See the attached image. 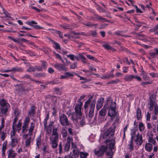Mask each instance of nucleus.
<instances>
[{
    "mask_svg": "<svg viewBox=\"0 0 158 158\" xmlns=\"http://www.w3.org/2000/svg\"><path fill=\"white\" fill-rule=\"evenodd\" d=\"M115 123V122H114L110 128L107 130L100 138L101 139L105 140L103 141L106 143L107 145H109V147L111 149L114 148V146L115 138H113V137L116 128Z\"/></svg>",
    "mask_w": 158,
    "mask_h": 158,
    "instance_id": "obj_1",
    "label": "nucleus"
},
{
    "mask_svg": "<svg viewBox=\"0 0 158 158\" xmlns=\"http://www.w3.org/2000/svg\"><path fill=\"white\" fill-rule=\"evenodd\" d=\"M93 97H90L86 101L85 104L84 108L85 110L87 109L89 105V122L91 123H92L94 122V120H93L92 118L93 117L94 114V110L96 103L95 100H93L90 103L91 100L92 99Z\"/></svg>",
    "mask_w": 158,
    "mask_h": 158,
    "instance_id": "obj_2",
    "label": "nucleus"
},
{
    "mask_svg": "<svg viewBox=\"0 0 158 158\" xmlns=\"http://www.w3.org/2000/svg\"><path fill=\"white\" fill-rule=\"evenodd\" d=\"M57 131V128H54L52 130V134L49 138L50 143L53 149L56 148L58 146L59 136Z\"/></svg>",
    "mask_w": 158,
    "mask_h": 158,
    "instance_id": "obj_3",
    "label": "nucleus"
},
{
    "mask_svg": "<svg viewBox=\"0 0 158 158\" xmlns=\"http://www.w3.org/2000/svg\"><path fill=\"white\" fill-rule=\"evenodd\" d=\"M9 107V104L5 99H3L0 101V116L6 115Z\"/></svg>",
    "mask_w": 158,
    "mask_h": 158,
    "instance_id": "obj_4",
    "label": "nucleus"
},
{
    "mask_svg": "<svg viewBox=\"0 0 158 158\" xmlns=\"http://www.w3.org/2000/svg\"><path fill=\"white\" fill-rule=\"evenodd\" d=\"M71 119L76 125L82 126L85 124V118L82 115L80 116H76V114H72Z\"/></svg>",
    "mask_w": 158,
    "mask_h": 158,
    "instance_id": "obj_5",
    "label": "nucleus"
},
{
    "mask_svg": "<svg viewBox=\"0 0 158 158\" xmlns=\"http://www.w3.org/2000/svg\"><path fill=\"white\" fill-rule=\"evenodd\" d=\"M107 105L110 108L108 112V116L112 117L115 114L116 104L115 102H113L112 101L108 100Z\"/></svg>",
    "mask_w": 158,
    "mask_h": 158,
    "instance_id": "obj_6",
    "label": "nucleus"
},
{
    "mask_svg": "<svg viewBox=\"0 0 158 158\" xmlns=\"http://www.w3.org/2000/svg\"><path fill=\"white\" fill-rule=\"evenodd\" d=\"M107 148L104 145L101 146L98 149H95L94 152L95 155L97 156V158L102 157L105 152Z\"/></svg>",
    "mask_w": 158,
    "mask_h": 158,
    "instance_id": "obj_7",
    "label": "nucleus"
},
{
    "mask_svg": "<svg viewBox=\"0 0 158 158\" xmlns=\"http://www.w3.org/2000/svg\"><path fill=\"white\" fill-rule=\"evenodd\" d=\"M59 121L61 125L63 126H71V122L68 120L66 116L62 114L59 117Z\"/></svg>",
    "mask_w": 158,
    "mask_h": 158,
    "instance_id": "obj_8",
    "label": "nucleus"
},
{
    "mask_svg": "<svg viewBox=\"0 0 158 158\" xmlns=\"http://www.w3.org/2000/svg\"><path fill=\"white\" fill-rule=\"evenodd\" d=\"M72 148L73 149L72 153L70 154L71 158H78L79 156V152L76 144L72 142L71 143Z\"/></svg>",
    "mask_w": 158,
    "mask_h": 158,
    "instance_id": "obj_9",
    "label": "nucleus"
},
{
    "mask_svg": "<svg viewBox=\"0 0 158 158\" xmlns=\"http://www.w3.org/2000/svg\"><path fill=\"white\" fill-rule=\"evenodd\" d=\"M30 121V118L29 116L27 117L23 122V124L22 126V132L23 133H26L28 130V127Z\"/></svg>",
    "mask_w": 158,
    "mask_h": 158,
    "instance_id": "obj_10",
    "label": "nucleus"
},
{
    "mask_svg": "<svg viewBox=\"0 0 158 158\" xmlns=\"http://www.w3.org/2000/svg\"><path fill=\"white\" fill-rule=\"evenodd\" d=\"M82 103L80 102L79 104H77L75 108V113H73L72 114H76V116H80L82 115L81 111V107Z\"/></svg>",
    "mask_w": 158,
    "mask_h": 158,
    "instance_id": "obj_11",
    "label": "nucleus"
},
{
    "mask_svg": "<svg viewBox=\"0 0 158 158\" xmlns=\"http://www.w3.org/2000/svg\"><path fill=\"white\" fill-rule=\"evenodd\" d=\"M53 66L58 71H67L68 70V68L64 64H61L56 63L54 64Z\"/></svg>",
    "mask_w": 158,
    "mask_h": 158,
    "instance_id": "obj_12",
    "label": "nucleus"
},
{
    "mask_svg": "<svg viewBox=\"0 0 158 158\" xmlns=\"http://www.w3.org/2000/svg\"><path fill=\"white\" fill-rule=\"evenodd\" d=\"M20 120H19L17 124H16V123L17 121H15L13 120L12 125V129L13 130L16 131H18L19 132L21 129V127L22 126V123L20 122Z\"/></svg>",
    "mask_w": 158,
    "mask_h": 158,
    "instance_id": "obj_13",
    "label": "nucleus"
},
{
    "mask_svg": "<svg viewBox=\"0 0 158 158\" xmlns=\"http://www.w3.org/2000/svg\"><path fill=\"white\" fill-rule=\"evenodd\" d=\"M104 99L101 97L99 98L97 102L96 109L97 110H99L102 106L104 102Z\"/></svg>",
    "mask_w": 158,
    "mask_h": 158,
    "instance_id": "obj_14",
    "label": "nucleus"
},
{
    "mask_svg": "<svg viewBox=\"0 0 158 158\" xmlns=\"http://www.w3.org/2000/svg\"><path fill=\"white\" fill-rule=\"evenodd\" d=\"M135 137L136 139H135V140L136 144L139 145H141L143 142L142 135L138 133Z\"/></svg>",
    "mask_w": 158,
    "mask_h": 158,
    "instance_id": "obj_15",
    "label": "nucleus"
},
{
    "mask_svg": "<svg viewBox=\"0 0 158 158\" xmlns=\"http://www.w3.org/2000/svg\"><path fill=\"white\" fill-rule=\"evenodd\" d=\"M17 153L12 148L10 149L8 152V158H16Z\"/></svg>",
    "mask_w": 158,
    "mask_h": 158,
    "instance_id": "obj_16",
    "label": "nucleus"
},
{
    "mask_svg": "<svg viewBox=\"0 0 158 158\" xmlns=\"http://www.w3.org/2000/svg\"><path fill=\"white\" fill-rule=\"evenodd\" d=\"M20 114V111L17 109H15L14 111L13 116L14 117V120L15 121H17L18 119V117Z\"/></svg>",
    "mask_w": 158,
    "mask_h": 158,
    "instance_id": "obj_17",
    "label": "nucleus"
},
{
    "mask_svg": "<svg viewBox=\"0 0 158 158\" xmlns=\"http://www.w3.org/2000/svg\"><path fill=\"white\" fill-rule=\"evenodd\" d=\"M145 150L147 152H150L153 149V146L152 144L147 143L144 146Z\"/></svg>",
    "mask_w": 158,
    "mask_h": 158,
    "instance_id": "obj_18",
    "label": "nucleus"
},
{
    "mask_svg": "<svg viewBox=\"0 0 158 158\" xmlns=\"http://www.w3.org/2000/svg\"><path fill=\"white\" fill-rule=\"evenodd\" d=\"M95 20L96 21H101L103 22H107V20L105 18H103L97 15H95L94 16Z\"/></svg>",
    "mask_w": 158,
    "mask_h": 158,
    "instance_id": "obj_19",
    "label": "nucleus"
},
{
    "mask_svg": "<svg viewBox=\"0 0 158 158\" xmlns=\"http://www.w3.org/2000/svg\"><path fill=\"white\" fill-rule=\"evenodd\" d=\"M148 135L149 136L148 139V143H151L153 145H155L156 143V141L155 139L153 138V134H151L150 136Z\"/></svg>",
    "mask_w": 158,
    "mask_h": 158,
    "instance_id": "obj_20",
    "label": "nucleus"
},
{
    "mask_svg": "<svg viewBox=\"0 0 158 158\" xmlns=\"http://www.w3.org/2000/svg\"><path fill=\"white\" fill-rule=\"evenodd\" d=\"M7 143V140H6L3 143L2 148V155H4L5 153V151L6 149V146Z\"/></svg>",
    "mask_w": 158,
    "mask_h": 158,
    "instance_id": "obj_21",
    "label": "nucleus"
},
{
    "mask_svg": "<svg viewBox=\"0 0 158 158\" xmlns=\"http://www.w3.org/2000/svg\"><path fill=\"white\" fill-rule=\"evenodd\" d=\"M53 124V121L51 122L49 124L48 126H46V128H44L46 129L47 132L48 133L51 132L52 131V125Z\"/></svg>",
    "mask_w": 158,
    "mask_h": 158,
    "instance_id": "obj_22",
    "label": "nucleus"
},
{
    "mask_svg": "<svg viewBox=\"0 0 158 158\" xmlns=\"http://www.w3.org/2000/svg\"><path fill=\"white\" fill-rule=\"evenodd\" d=\"M11 70H12V72H22L23 71V69L22 68L15 67L11 68Z\"/></svg>",
    "mask_w": 158,
    "mask_h": 158,
    "instance_id": "obj_23",
    "label": "nucleus"
},
{
    "mask_svg": "<svg viewBox=\"0 0 158 158\" xmlns=\"http://www.w3.org/2000/svg\"><path fill=\"white\" fill-rule=\"evenodd\" d=\"M134 75H126L124 77V79L126 81H130L134 79Z\"/></svg>",
    "mask_w": 158,
    "mask_h": 158,
    "instance_id": "obj_24",
    "label": "nucleus"
},
{
    "mask_svg": "<svg viewBox=\"0 0 158 158\" xmlns=\"http://www.w3.org/2000/svg\"><path fill=\"white\" fill-rule=\"evenodd\" d=\"M106 109L104 107L99 112V115L102 117H104L106 114Z\"/></svg>",
    "mask_w": 158,
    "mask_h": 158,
    "instance_id": "obj_25",
    "label": "nucleus"
},
{
    "mask_svg": "<svg viewBox=\"0 0 158 158\" xmlns=\"http://www.w3.org/2000/svg\"><path fill=\"white\" fill-rule=\"evenodd\" d=\"M138 130V128L136 126V127H134V129H132L131 130V138H132V139H134L135 137H136L135 136L136 131Z\"/></svg>",
    "mask_w": 158,
    "mask_h": 158,
    "instance_id": "obj_26",
    "label": "nucleus"
},
{
    "mask_svg": "<svg viewBox=\"0 0 158 158\" xmlns=\"http://www.w3.org/2000/svg\"><path fill=\"white\" fill-rule=\"evenodd\" d=\"M61 135L63 138L66 137L67 136L68 133L65 127H64L62 128Z\"/></svg>",
    "mask_w": 158,
    "mask_h": 158,
    "instance_id": "obj_27",
    "label": "nucleus"
},
{
    "mask_svg": "<svg viewBox=\"0 0 158 158\" xmlns=\"http://www.w3.org/2000/svg\"><path fill=\"white\" fill-rule=\"evenodd\" d=\"M136 117L138 120H139L142 117L141 110L139 108H138L136 110Z\"/></svg>",
    "mask_w": 158,
    "mask_h": 158,
    "instance_id": "obj_28",
    "label": "nucleus"
},
{
    "mask_svg": "<svg viewBox=\"0 0 158 158\" xmlns=\"http://www.w3.org/2000/svg\"><path fill=\"white\" fill-rule=\"evenodd\" d=\"M31 137L27 138L25 141V146L27 147H29L31 143Z\"/></svg>",
    "mask_w": 158,
    "mask_h": 158,
    "instance_id": "obj_29",
    "label": "nucleus"
},
{
    "mask_svg": "<svg viewBox=\"0 0 158 158\" xmlns=\"http://www.w3.org/2000/svg\"><path fill=\"white\" fill-rule=\"evenodd\" d=\"M139 128L140 132H142L145 128V127L142 122H140L139 125Z\"/></svg>",
    "mask_w": 158,
    "mask_h": 158,
    "instance_id": "obj_30",
    "label": "nucleus"
},
{
    "mask_svg": "<svg viewBox=\"0 0 158 158\" xmlns=\"http://www.w3.org/2000/svg\"><path fill=\"white\" fill-rule=\"evenodd\" d=\"M133 139L132 138H131V140L128 144V146H129V149L130 151H131L133 149Z\"/></svg>",
    "mask_w": 158,
    "mask_h": 158,
    "instance_id": "obj_31",
    "label": "nucleus"
},
{
    "mask_svg": "<svg viewBox=\"0 0 158 158\" xmlns=\"http://www.w3.org/2000/svg\"><path fill=\"white\" fill-rule=\"evenodd\" d=\"M150 105L154 106L155 99L154 98L153 95H151L150 97Z\"/></svg>",
    "mask_w": 158,
    "mask_h": 158,
    "instance_id": "obj_32",
    "label": "nucleus"
},
{
    "mask_svg": "<svg viewBox=\"0 0 158 158\" xmlns=\"http://www.w3.org/2000/svg\"><path fill=\"white\" fill-rule=\"evenodd\" d=\"M142 77L143 79L144 80H148L149 79V77L146 73H143Z\"/></svg>",
    "mask_w": 158,
    "mask_h": 158,
    "instance_id": "obj_33",
    "label": "nucleus"
},
{
    "mask_svg": "<svg viewBox=\"0 0 158 158\" xmlns=\"http://www.w3.org/2000/svg\"><path fill=\"white\" fill-rule=\"evenodd\" d=\"M97 33L96 31H91L89 32V34L87 35H92L94 37H96L97 35Z\"/></svg>",
    "mask_w": 158,
    "mask_h": 158,
    "instance_id": "obj_34",
    "label": "nucleus"
},
{
    "mask_svg": "<svg viewBox=\"0 0 158 158\" xmlns=\"http://www.w3.org/2000/svg\"><path fill=\"white\" fill-rule=\"evenodd\" d=\"M85 25L89 27H92L94 26H97V24H94L91 23L90 22H88L83 23Z\"/></svg>",
    "mask_w": 158,
    "mask_h": 158,
    "instance_id": "obj_35",
    "label": "nucleus"
},
{
    "mask_svg": "<svg viewBox=\"0 0 158 158\" xmlns=\"http://www.w3.org/2000/svg\"><path fill=\"white\" fill-rule=\"evenodd\" d=\"M88 154L86 152H80L81 158H87Z\"/></svg>",
    "mask_w": 158,
    "mask_h": 158,
    "instance_id": "obj_36",
    "label": "nucleus"
},
{
    "mask_svg": "<svg viewBox=\"0 0 158 158\" xmlns=\"http://www.w3.org/2000/svg\"><path fill=\"white\" fill-rule=\"evenodd\" d=\"M53 43L55 45L54 48L56 50L60 49V44L54 41H53Z\"/></svg>",
    "mask_w": 158,
    "mask_h": 158,
    "instance_id": "obj_37",
    "label": "nucleus"
},
{
    "mask_svg": "<svg viewBox=\"0 0 158 158\" xmlns=\"http://www.w3.org/2000/svg\"><path fill=\"white\" fill-rule=\"evenodd\" d=\"M18 143V140L17 139L11 140V145L12 147H14Z\"/></svg>",
    "mask_w": 158,
    "mask_h": 158,
    "instance_id": "obj_38",
    "label": "nucleus"
},
{
    "mask_svg": "<svg viewBox=\"0 0 158 158\" xmlns=\"http://www.w3.org/2000/svg\"><path fill=\"white\" fill-rule=\"evenodd\" d=\"M70 143H66L64 147V150L65 151H68L70 149Z\"/></svg>",
    "mask_w": 158,
    "mask_h": 158,
    "instance_id": "obj_39",
    "label": "nucleus"
},
{
    "mask_svg": "<svg viewBox=\"0 0 158 158\" xmlns=\"http://www.w3.org/2000/svg\"><path fill=\"white\" fill-rule=\"evenodd\" d=\"M119 81V80L118 79H116L112 80L111 81L109 82L107 84H116Z\"/></svg>",
    "mask_w": 158,
    "mask_h": 158,
    "instance_id": "obj_40",
    "label": "nucleus"
},
{
    "mask_svg": "<svg viewBox=\"0 0 158 158\" xmlns=\"http://www.w3.org/2000/svg\"><path fill=\"white\" fill-rule=\"evenodd\" d=\"M34 126L33 125L32 123H31L30 129L29 130V134L30 135H31L32 134V132L34 130Z\"/></svg>",
    "mask_w": 158,
    "mask_h": 158,
    "instance_id": "obj_41",
    "label": "nucleus"
},
{
    "mask_svg": "<svg viewBox=\"0 0 158 158\" xmlns=\"http://www.w3.org/2000/svg\"><path fill=\"white\" fill-rule=\"evenodd\" d=\"M36 144L37 147L39 148V146L41 144V138L40 137H39L37 138L36 139Z\"/></svg>",
    "mask_w": 158,
    "mask_h": 158,
    "instance_id": "obj_42",
    "label": "nucleus"
},
{
    "mask_svg": "<svg viewBox=\"0 0 158 158\" xmlns=\"http://www.w3.org/2000/svg\"><path fill=\"white\" fill-rule=\"evenodd\" d=\"M54 92L55 93L59 95L61 94V92L60 91V89L58 88H54Z\"/></svg>",
    "mask_w": 158,
    "mask_h": 158,
    "instance_id": "obj_43",
    "label": "nucleus"
},
{
    "mask_svg": "<svg viewBox=\"0 0 158 158\" xmlns=\"http://www.w3.org/2000/svg\"><path fill=\"white\" fill-rule=\"evenodd\" d=\"M6 133L2 131L1 133V139L2 140L4 141L6 137Z\"/></svg>",
    "mask_w": 158,
    "mask_h": 158,
    "instance_id": "obj_44",
    "label": "nucleus"
},
{
    "mask_svg": "<svg viewBox=\"0 0 158 158\" xmlns=\"http://www.w3.org/2000/svg\"><path fill=\"white\" fill-rule=\"evenodd\" d=\"M65 74H66L67 78L69 77H73V76L74 75L73 73H70L69 72H66L64 73Z\"/></svg>",
    "mask_w": 158,
    "mask_h": 158,
    "instance_id": "obj_45",
    "label": "nucleus"
},
{
    "mask_svg": "<svg viewBox=\"0 0 158 158\" xmlns=\"http://www.w3.org/2000/svg\"><path fill=\"white\" fill-rule=\"evenodd\" d=\"M27 71L30 72H34L35 71V67H32L31 66L27 70Z\"/></svg>",
    "mask_w": 158,
    "mask_h": 158,
    "instance_id": "obj_46",
    "label": "nucleus"
},
{
    "mask_svg": "<svg viewBox=\"0 0 158 158\" xmlns=\"http://www.w3.org/2000/svg\"><path fill=\"white\" fill-rule=\"evenodd\" d=\"M106 147L107 148H108V147L110 149V151H108V152H106V155H108V156H110V155H111L112 154V149H113V148H111V149L110 147H109V145H107L106 146Z\"/></svg>",
    "mask_w": 158,
    "mask_h": 158,
    "instance_id": "obj_47",
    "label": "nucleus"
},
{
    "mask_svg": "<svg viewBox=\"0 0 158 158\" xmlns=\"http://www.w3.org/2000/svg\"><path fill=\"white\" fill-rule=\"evenodd\" d=\"M54 56L56 57V58H58L59 59L61 60L63 63V60L61 58V56L59 54L54 52Z\"/></svg>",
    "mask_w": 158,
    "mask_h": 158,
    "instance_id": "obj_48",
    "label": "nucleus"
},
{
    "mask_svg": "<svg viewBox=\"0 0 158 158\" xmlns=\"http://www.w3.org/2000/svg\"><path fill=\"white\" fill-rule=\"evenodd\" d=\"M67 57L68 58H70V59L73 60H75V56L72 54H69L67 55Z\"/></svg>",
    "mask_w": 158,
    "mask_h": 158,
    "instance_id": "obj_49",
    "label": "nucleus"
},
{
    "mask_svg": "<svg viewBox=\"0 0 158 158\" xmlns=\"http://www.w3.org/2000/svg\"><path fill=\"white\" fill-rule=\"evenodd\" d=\"M158 29V24L154 27V28L150 30V31L151 32H154L156 31Z\"/></svg>",
    "mask_w": 158,
    "mask_h": 158,
    "instance_id": "obj_50",
    "label": "nucleus"
},
{
    "mask_svg": "<svg viewBox=\"0 0 158 158\" xmlns=\"http://www.w3.org/2000/svg\"><path fill=\"white\" fill-rule=\"evenodd\" d=\"M123 62L126 63L127 64H130V63L129 62L128 59L127 57H125L123 59Z\"/></svg>",
    "mask_w": 158,
    "mask_h": 158,
    "instance_id": "obj_51",
    "label": "nucleus"
},
{
    "mask_svg": "<svg viewBox=\"0 0 158 158\" xmlns=\"http://www.w3.org/2000/svg\"><path fill=\"white\" fill-rule=\"evenodd\" d=\"M103 47L106 49H111V47L108 44H104L103 45Z\"/></svg>",
    "mask_w": 158,
    "mask_h": 158,
    "instance_id": "obj_52",
    "label": "nucleus"
},
{
    "mask_svg": "<svg viewBox=\"0 0 158 158\" xmlns=\"http://www.w3.org/2000/svg\"><path fill=\"white\" fill-rule=\"evenodd\" d=\"M87 57L90 60H94L95 61H97V59H95L94 57H93V56H91L90 55H87Z\"/></svg>",
    "mask_w": 158,
    "mask_h": 158,
    "instance_id": "obj_53",
    "label": "nucleus"
},
{
    "mask_svg": "<svg viewBox=\"0 0 158 158\" xmlns=\"http://www.w3.org/2000/svg\"><path fill=\"white\" fill-rule=\"evenodd\" d=\"M73 140V138L71 136H69L67 138V142L66 143H70Z\"/></svg>",
    "mask_w": 158,
    "mask_h": 158,
    "instance_id": "obj_54",
    "label": "nucleus"
},
{
    "mask_svg": "<svg viewBox=\"0 0 158 158\" xmlns=\"http://www.w3.org/2000/svg\"><path fill=\"white\" fill-rule=\"evenodd\" d=\"M27 24L29 25L32 26L33 24H36L37 23L34 21H32L31 22H27Z\"/></svg>",
    "mask_w": 158,
    "mask_h": 158,
    "instance_id": "obj_55",
    "label": "nucleus"
},
{
    "mask_svg": "<svg viewBox=\"0 0 158 158\" xmlns=\"http://www.w3.org/2000/svg\"><path fill=\"white\" fill-rule=\"evenodd\" d=\"M153 148V153L155 154V153L157 152L158 150V146L155 145L154 146Z\"/></svg>",
    "mask_w": 158,
    "mask_h": 158,
    "instance_id": "obj_56",
    "label": "nucleus"
},
{
    "mask_svg": "<svg viewBox=\"0 0 158 158\" xmlns=\"http://www.w3.org/2000/svg\"><path fill=\"white\" fill-rule=\"evenodd\" d=\"M60 83L59 82L57 81L56 80H55L54 81H50L49 82H48V84H57L58 83Z\"/></svg>",
    "mask_w": 158,
    "mask_h": 158,
    "instance_id": "obj_57",
    "label": "nucleus"
},
{
    "mask_svg": "<svg viewBox=\"0 0 158 158\" xmlns=\"http://www.w3.org/2000/svg\"><path fill=\"white\" fill-rule=\"evenodd\" d=\"M34 108L33 106H32L31 110L29 112V115H33L34 114L35 110L33 108Z\"/></svg>",
    "mask_w": 158,
    "mask_h": 158,
    "instance_id": "obj_58",
    "label": "nucleus"
},
{
    "mask_svg": "<svg viewBox=\"0 0 158 158\" xmlns=\"http://www.w3.org/2000/svg\"><path fill=\"white\" fill-rule=\"evenodd\" d=\"M32 27L33 28H35L36 29H43V27H40L39 25H32Z\"/></svg>",
    "mask_w": 158,
    "mask_h": 158,
    "instance_id": "obj_59",
    "label": "nucleus"
},
{
    "mask_svg": "<svg viewBox=\"0 0 158 158\" xmlns=\"http://www.w3.org/2000/svg\"><path fill=\"white\" fill-rule=\"evenodd\" d=\"M134 6L136 8V11L137 13H142V12H143L140 9H139L138 8V7L137 6L135 5Z\"/></svg>",
    "mask_w": 158,
    "mask_h": 158,
    "instance_id": "obj_60",
    "label": "nucleus"
},
{
    "mask_svg": "<svg viewBox=\"0 0 158 158\" xmlns=\"http://www.w3.org/2000/svg\"><path fill=\"white\" fill-rule=\"evenodd\" d=\"M59 152L60 153L62 152V143L61 142L59 143Z\"/></svg>",
    "mask_w": 158,
    "mask_h": 158,
    "instance_id": "obj_61",
    "label": "nucleus"
},
{
    "mask_svg": "<svg viewBox=\"0 0 158 158\" xmlns=\"http://www.w3.org/2000/svg\"><path fill=\"white\" fill-rule=\"evenodd\" d=\"M122 31H117L115 32V34H116V35H121L123 37H126L127 36L124 35H122Z\"/></svg>",
    "mask_w": 158,
    "mask_h": 158,
    "instance_id": "obj_62",
    "label": "nucleus"
},
{
    "mask_svg": "<svg viewBox=\"0 0 158 158\" xmlns=\"http://www.w3.org/2000/svg\"><path fill=\"white\" fill-rule=\"evenodd\" d=\"M47 65V63L46 62L43 61L42 63V66L43 68L45 69Z\"/></svg>",
    "mask_w": 158,
    "mask_h": 158,
    "instance_id": "obj_63",
    "label": "nucleus"
},
{
    "mask_svg": "<svg viewBox=\"0 0 158 158\" xmlns=\"http://www.w3.org/2000/svg\"><path fill=\"white\" fill-rule=\"evenodd\" d=\"M68 131L69 134L71 135H73V129L71 127H69L68 128Z\"/></svg>",
    "mask_w": 158,
    "mask_h": 158,
    "instance_id": "obj_64",
    "label": "nucleus"
}]
</instances>
